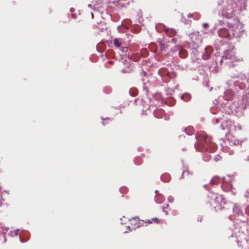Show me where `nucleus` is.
I'll return each mask as SVG.
<instances>
[{
    "label": "nucleus",
    "mask_w": 249,
    "mask_h": 249,
    "mask_svg": "<svg viewBox=\"0 0 249 249\" xmlns=\"http://www.w3.org/2000/svg\"><path fill=\"white\" fill-rule=\"evenodd\" d=\"M160 222V219L157 217H153L149 219H146L144 220V226H146L147 224H151L153 223H155L156 224H159Z\"/></svg>",
    "instance_id": "nucleus-6"
},
{
    "label": "nucleus",
    "mask_w": 249,
    "mask_h": 249,
    "mask_svg": "<svg viewBox=\"0 0 249 249\" xmlns=\"http://www.w3.org/2000/svg\"><path fill=\"white\" fill-rule=\"evenodd\" d=\"M158 191H155V193H157Z\"/></svg>",
    "instance_id": "nucleus-24"
},
{
    "label": "nucleus",
    "mask_w": 249,
    "mask_h": 249,
    "mask_svg": "<svg viewBox=\"0 0 249 249\" xmlns=\"http://www.w3.org/2000/svg\"><path fill=\"white\" fill-rule=\"evenodd\" d=\"M233 93L231 90H228L225 92V97L226 100H230L233 98Z\"/></svg>",
    "instance_id": "nucleus-9"
},
{
    "label": "nucleus",
    "mask_w": 249,
    "mask_h": 249,
    "mask_svg": "<svg viewBox=\"0 0 249 249\" xmlns=\"http://www.w3.org/2000/svg\"><path fill=\"white\" fill-rule=\"evenodd\" d=\"M245 211H246V213L247 214L249 215V206H248L246 208V210H245Z\"/></svg>",
    "instance_id": "nucleus-17"
},
{
    "label": "nucleus",
    "mask_w": 249,
    "mask_h": 249,
    "mask_svg": "<svg viewBox=\"0 0 249 249\" xmlns=\"http://www.w3.org/2000/svg\"><path fill=\"white\" fill-rule=\"evenodd\" d=\"M179 55L181 58H185L187 56V52L184 50H181L179 52Z\"/></svg>",
    "instance_id": "nucleus-10"
},
{
    "label": "nucleus",
    "mask_w": 249,
    "mask_h": 249,
    "mask_svg": "<svg viewBox=\"0 0 249 249\" xmlns=\"http://www.w3.org/2000/svg\"><path fill=\"white\" fill-rule=\"evenodd\" d=\"M128 51V48L127 47H123L122 49V51L123 53H126Z\"/></svg>",
    "instance_id": "nucleus-15"
},
{
    "label": "nucleus",
    "mask_w": 249,
    "mask_h": 249,
    "mask_svg": "<svg viewBox=\"0 0 249 249\" xmlns=\"http://www.w3.org/2000/svg\"><path fill=\"white\" fill-rule=\"evenodd\" d=\"M202 218H201V217H200V219H198V221H200V222H201V221H202Z\"/></svg>",
    "instance_id": "nucleus-22"
},
{
    "label": "nucleus",
    "mask_w": 249,
    "mask_h": 249,
    "mask_svg": "<svg viewBox=\"0 0 249 249\" xmlns=\"http://www.w3.org/2000/svg\"><path fill=\"white\" fill-rule=\"evenodd\" d=\"M167 75L169 76V77H171V75L172 77L175 76V74L174 72H172L171 73H170L169 72H168L167 74Z\"/></svg>",
    "instance_id": "nucleus-16"
},
{
    "label": "nucleus",
    "mask_w": 249,
    "mask_h": 249,
    "mask_svg": "<svg viewBox=\"0 0 249 249\" xmlns=\"http://www.w3.org/2000/svg\"><path fill=\"white\" fill-rule=\"evenodd\" d=\"M165 32L167 36L170 37H173L176 36V31L172 28L165 29Z\"/></svg>",
    "instance_id": "nucleus-8"
},
{
    "label": "nucleus",
    "mask_w": 249,
    "mask_h": 249,
    "mask_svg": "<svg viewBox=\"0 0 249 249\" xmlns=\"http://www.w3.org/2000/svg\"><path fill=\"white\" fill-rule=\"evenodd\" d=\"M122 71L123 73H126V72H130V71H129V70H122Z\"/></svg>",
    "instance_id": "nucleus-18"
},
{
    "label": "nucleus",
    "mask_w": 249,
    "mask_h": 249,
    "mask_svg": "<svg viewBox=\"0 0 249 249\" xmlns=\"http://www.w3.org/2000/svg\"><path fill=\"white\" fill-rule=\"evenodd\" d=\"M166 176H168V175H162V176H161V178H162V179H163V178H164V177H166Z\"/></svg>",
    "instance_id": "nucleus-20"
},
{
    "label": "nucleus",
    "mask_w": 249,
    "mask_h": 249,
    "mask_svg": "<svg viewBox=\"0 0 249 249\" xmlns=\"http://www.w3.org/2000/svg\"><path fill=\"white\" fill-rule=\"evenodd\" d=\"M160 50L161 51H165L166 50V46L165 44L160 43Z\"/></svg>",
    "instance_id": "nucleus-14"
},
{
    "label": "nucleus",
    "mask_w": 249,
    "mask_h": 249,
    "mask_svg": "<svg viewBox=\"0 0 249 249\" xmlns=\"http://www.w3.org/2000/svg\"><path fill=\"white\" fill-rule=\"evenodd\" d=\"M109 63H110V64H112L113 62L110 61L109 62Z\"/></svg>",
    "instance_id": "nucleus-23"
},
{
    "label": "nucleus",
    "mask_w": 249,
    "mask_h": 249,
    "mask_svg": "<svg viewBox=\"0 0 249 249\" xmlns=\"http://www.w3.org/2000/svg\"><path fill=\"white\" fill-rule=\"evenodd\" d=\"M234 57V52H233L232 50H227L225 51L221 61H223L224 59L232 60Z\"/></svg>",
    "instance_id": "nucleus-5"
},
{
    "label": "nucleus",
    "mask_w": 249,
    "mask_h": 249,
    "mask_svg": "<svg viewBox=\"0 0 249 249\" xmlns=\"http://www.w3.org/2000/svg\"><path fill=\"white\" fill-rule=\"evenodd\" d=\"M208 26V24L207 23H204V24H203V26H204V27H207Z\"/></svg>",
    "instance_id": "nucleus-19"
},
{
    "label": "nucleus",
    "mask_w": 249,
    "mask_h": 249,
    "mask_svg": "<svg viewBox=\"0 0 249 249\" xmlns=\"http://www.w3.org/2000/svg\"><path fill=\"white\" fill-rule=\"evenodd\" d=\"M207 201L210 205L214 209L220 208L222 203H225L222 196L213 193L209 194Z\"/></svg>",
    "instance_id": "nucleus-3"
},
{
    "label": "nucleus",
    "mask_w": 249,
    "mask_h": 249,
    "mask_svg": "<svg viewBox=\"0 0 249 249\" xmlns=\"http://www.w3.org/2000/svg\"><path fill=\"white\" fill-rule=\"evenodd\" d=\"M181 98L184 101L187 102L191 99V96L189 93H185L181 96Z\"/></svg>",
    "instance_id": "nucleus-11"
},
{
    "label": "nucleus",
    "mask_w": 249,
    "mask_h": 249,
    "mask_svg": "<svg viewBox=\"0 0 249 249\" xmlns=\"http://www.w3.org/2000/svg\"><path fill=\"white\" fill-rule=\"evenodd\" d=\"M197 142L195 147L197 151H203L209 149L211 152H214L217 148L216 144L212 142V138L204 132H197L196 134Z\"/></svg>",
    "instance_id": "nucleus-1"
},
{
    "label": "nucleus",
    "mask_w": 249,
    "mask_h": 249,
    "mask_svg": "<svg viewBox=\"0 0 249 249\" xmlns=\"http://www.w3.org/2000/svg\"><path fill=\"white\" fill-rule=\"evenodd\" d=\"M227 25L231 29L232 34L229 33L227 29L223 28L219 29L218 31V34L220 37L231 39L234 36L236 37L239 36L242 29L241 25L237 19L235 18L228 21Z\"/></svg>",
    "instance_id": "nucleus-2"
},
{
    "label": "nucleus",
    "mask_w": 249,
    "mask_h": 249,
    "mask_svg": "<svg viewBox=\"0 0 249 249\" xmlns=\"http://www.w3.org/2000/svg\"><path fill=\"white\" fill-rule=\"evenodd\" d=\"M91 15L92 18H93L94 15L92 13H91Z\"/></svg>",
    "instance_id": "nucleus-21"
},
{
    "label": "nucleus",
    "mask_w": 249,
    "mask_h": 249,
    "mask_svg": "<svg viewBox=\"0 0 249 249\" xmlns=\"http://www.w3.org/2000/svg\"><path fill=\"white\" fill-rule=\"evenodd\" d=\"M114 44L117 47H119L121 46V44L119 43V41L117 38H115L114 40Z\"/></svg>",
    "instance_id": "nucleus-13"
},
{
    "label": "nucleus",
    "mask_w": 249,
    "mask_h": 249,
    "mask_svg": "<svg viewBox=\"0 0 249 249\" xmlns=\"http://www.w3.org/2000/svg\"><path fill=\"white\" fill-rule=\"evenodd\" d=\"M193 173L190 172L189 170L184 171L182 174V178H183L190 179L193 176Z\"/></svg>",
    "instance_id": "nucleus-7"
},
{
    "label": "nucleus",
    "mask_w": 249,
    "mask_h": 249,
    "mask_svg": "<svg viewBox=\"0 0 249 249\" xmlns=\"http://www.w3.org/2000/svg\"><path fill=\"white\" fill-rule=\"evenodd\" d=\"M130 226H128L127 227L129 229L130 231L135 230L142 226H144V220H140L137 217H134L129 219Z\"/></svg>",
    "instance_id": "nucleus-4"
},
{
    "label": "nucleus",
    "mask_w": 249,
    "mask_h": 249,
    "mask_svg": "<svg viewBox=\"0 0 249 249\" xmlns=\"http://www.w3.org/2000/svg\"><path fill=\"white\" fill-rule=\"evenodd\" d=\"M220 182V178L217 177H214L211 180L212 184H217Z\"/></svg>",
    "instance_id": "nucleus-12"
}]
</instances>
